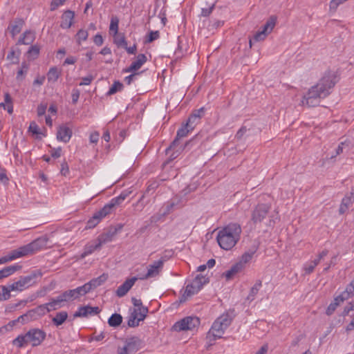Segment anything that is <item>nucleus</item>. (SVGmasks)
Listing matches in <instances>:
<instances>
[{"label": "nucleus", "mask_w": 354, "mask_h": 354, "mask_svg": "<svg viewBox=\"0 0 354 354\" xmlns=\"http://www.w3.org/2000/svg\"><path fill=\"white\" fill-rule=\"evenodd\" d=\"M125 342L129 347V351H130L131 354L136 353L142 346L141 339L137 337L128 338L126 339Z\"/></svg>", "instance_id": "21"}, {"label": "nucleus", "mask_w": 354, "mask_h": 354, "mask_svg": "<svg viewBox=\"0 0 354 354\" xmlns=\"http://www.w3.org/2000/svg\"><path fill=\"white\" fill-rule=\"evenodd\" d=\"M336 82L337 76L335 73L332 71L326 72L319 82L312 86L304 96L301 101L302 105L309 107L317 106L322 98H324L330 94L331 88Z\"/></svg>", "instance_id": "1"}, {"label": "nucleus", "mask_w": 354, "mask_h": 354, "mask_svg": "<svg viewBox=\"0 0 354 354\" xmlns=\"http://www.w3.org/2000/svg\"><path fill=\"white\" fill-rule=\"evenodd\" d=\"M44 243V239H37L28 244L10 251L7 255L1 257L2 261L5 264L17 259L33 254L41 250Z\"/></svg>", "instance_id": "4"}, {"label": "nucleus", "mask_w": 354, "mask_h": 354, "mask_svg": "<svg viewBox=\"0 0 354 354\" xmlns=\"http://www.w3.org/2000/svg\"><path fill=\"white\" fill-rule=\"evenodd\" d=\"M208 282L209 280L207 277L202 274H197L191 282L187 284L183 297L186 298L197 294L203 288V285Z\"/></svg>", "instance_id": "7"}, {"label": "nucleus", "mask_w": 354, "mask_h": 354, "mask_svg": "<svg viewBox=\"0 0 354 354\" xmlns=\"http://www.w3.org/2000/svg\"><path fill=\"white\" fill-rule=\"evenodd\" d=\"M74 290L78 298L80 296L85 295L86 293L89 292L92 289L91 288V285H89L88 283H86L83 286L77 287Z\"/></svg>", "instance_id": "41"}, {"label": "nucleus", "mask_w": 354, "mask_h": 354, "mask_svg": "<svg viewBox=\"0 0 354 354\" xmlns=\"http://www.w3.org/2000/svg\"><path fill=\"white\" fill-rule=\"evenodd\" d=\"M232 317L225 313L220 315L212 324L210 329L207 333L206 338L209 342H214L223 337L225 330L230 326L232 322Z\"/></svg>", "instance_id": "5"}, {"label": "nucleus", "mask_w": 354, "mask_h": 354, "mask_svg": "<svg viewBox=\"0 0 354 354\" xmlns=\"http://www.w3.org/2000/svg\"><path fill=\"white\" fill-rule=\"evenodd\" d=\"M131 194V192L129 191H123L120 193V194L116 197L113 198L107 204H106L108 207H110V209L113 212L117 206H119Z\"/></svg>", "instance_id": "19"}, {"label": "nucleus", "mask_w": 354, "mask_h": 354, "mask_svg": "<svg viewBox=\"0 0 354 354\" xmlns=\"http://www.w3.org/2000/svg\"><path fill=\"white\" fill-rule=\"evenodd\" d=\"M118 354H131L130 351H129V347L126 342H124V345L122 347L119 346L118 348Z\"/></svg>", "instance_id": "62"}, {"label": "nucleus", "mask_w": 354, "mask_h": 354, "mask_svg": "<svg viewBox=\"0 0 354 354\" xmlns=\"http://www.w3.org/2000/svg\"><path fill=\"white\" fill-rule=\"evenodd\" d=\"M257 250V246H254L250 248L239 257L237 261H239L245 268L246 266L251 262Z\"/></svg>", "instance_id": "18"}, {"label": "nucleus", "mask_w": 354, "mask_h": 354, "mask_svg": "<svg viewBox=\"0 0 354 354\" xmlns=\"http://www.w3.org/2000/svg\"><path fill=\"white\" fill-rule=\"evenodd\" d=\"M200 325V319L196 317H186L176 322L172 326L174 331L193 330Z\"/></svg>", "instance_id": "9"}, {"label": "nucleus", "mask_w": 354, "mask_h": 354, "mask_svg": "<svg viewBox=\"0 0 354 354\" xmlns=\"http://www.w3.org/2000/svg\"><path fill=\"white\" fill-rule=\"evenodd\" d=\"M119 19L117 17H112L109 26V30L113 35L118 33Z\"/></svg>", "instance_id": "44"}, {"label": "nucleus", "mask_w": 354, "mask_h": 354, "mask_svg": "<svg viewBox=\"0 0 354 354\" xmlns=\"http://www.w3.org/2000/svg\"><path fill=\"white\" fill-rule=\"evenodd\" d=\"M165 261L166 259L165 257H161L160 259L154 261L152 263L147 266V272L138 275V279L147 280L159 277L162 272Z\"/></svg>", "instance_id": "6"}, {"label": "nucleus", "mask_w": 354, "mask_h": 354, "mask_svg": "<svg viewBox=\"0 0 354 354\" xmlns=\"http://www.w3.org/2000/svg\"><path fill=\"white\" fill-rule=\"evenodd\" d=\"M348 299L345 296V295L343 292H342L339 295L337 296L334 299L333 302L335 304H337V306H338L341 303Z\"/></svg>", "instance_id": "59"}, {"label": "nucleus", "mask_w": 354, "mask_h": 354, "mask_svg": "<svg viewBox=\"0 0 354 354\" xmlns=\"http://www.w3.org/2000/svg\"><path fill=\"white\" fill-rule=\"evenodd\" d=\"M194 129V127L193 125L189 124V123L187 122L183 124L182 127L177 131L176 137L170 145L169 147L167 148V152L169 153V151H176V152L180 153L182 150H183L184 147L182 146L178 147L179 140L187 136L189 133L192 132Z\"/></svg>", "instance_id": "8"}, {"label": "nucleus", "mask_w": 354, "mask_h": 354, "mask_svg": "<svg viewBox=\"0 0 354 354\" xmlns=\"http://www.w3.org/2000/svg\"><path fill=\"white\" fill-rule=\"evenodd\" d=\"M107 279V276L104 274L100 275V277L93 279L90 281H88V284L91 285V289H94L100 286H101L103 283L106 281Z\"/></svg>", "instance_id": "38"}, {"label": "nucleus", "mask_w": 354, "mask_h": 354, "mask_svg": "<svg viewBox=\"0 0 354 354\" xmlns=\"http://www.w3.org/2000/svg\"><path fill=\"white\" fill-rule=\"evenodd\" d=\"M35 39V32L30 30H27L23 34V37L20 38L19 42L22 44L29 45L33 42Z\"/></svg>", "instance_id": "30"}, {"label": "nucleus", "mask_w": 354, "mask_h": 354, "mask_svg": "<svg viewBox=\"0 0 354 354\" xmlns=\"http://www.w3.org/2000/svg\"><path fill=\"white\" fill-rule=\"evenodd\" d=\"M23 25L24 21L22 19L16 20L10 25L9 28H10V33L13 37L21 32Z\"/></svg>", "instance_id": "33"}, {"label": "nucleus", "mask_w": 354, "mask_h": 354, "mask_svg": "<svg viewBox=\"0 0 354 354\" xmlns=\"http://www.w3.org/2000/svg\"><path fill=\"white\" fill-rule=\"evenodd\" d=\"M138 280L137 277H133L127 279L122 285H120L117 290L116 295L119 297H124L129 290L132 288L136 281Z\"/></svg>", "instance_id": "16"}, {"label": "nucleus", "mask_w": 354, "mask_h": 354, "mask_svg": "<svg viewBox=\"0 0 354 354\" xmlns=\"http://www.w3.org/2000/svg\"><path fill=\"white\" fill-rule=\"evenodd\" d=\"M113 212L110 209V207L105 205L102 209L94 213V216L97 217V219L100 222L106 216L111 214Z\"/></svg>", "instance_id": "35"}, {"label": "nucleus", "mask_w": 354, "mask_h": 354, "mask_svg": "<svg viewBox=\"0 0 354 354\" xmlns=\"http://www.w3.org/2000/svg\"><path fill=\"white\" fill-rule=\"evenodd\" d=\"M244 270L245 268L239 261H236L229 270L223 273V276L227 280H230L233 279L236 275Z\"/></svg>", "instance_id": "20"}, {"label": "nucleus", "mask_w": 354, "mask_h": 354, "mask_svg": "<svg viewBox=\"0 0 354 354\" xmlns=\"http://www.w3.org/2000/svg\"><path fill=\"white\" fill-rule=\"evenodd\" d=\"M100 134L97 131H95L91 133L89 136V140L91 143L96 144L99 140Z\"/></svg>", "instance_id": "63"}, {"label": "nucleus", "mask_w": 354, "mask_h": 354, "mask_svg": "<svg viewBox=\"0 0 354 354\" xmlns=\"http://www.w3.org/2000/svg\"><path fill=\"white\" fill-rule=\"evenodd\" d=\"M61 295L65 302L77 299V296L74 289L66 290L62 293Z\"/></svg>", "instance_id": "43"}, {"label": "nucleus", "mask_w": 354, "mask_h": 354, "mask_svg": "<svg viewBox=\"0 0 354 354\" xmlns=\"http://www.w3.org/2000/svg\"><path fill=\"white\" fill-rule=\"evenodd\" d=\"M241 227L237 223H230L218 231L216 240L219 246L225 250L234 248L239 241Z\"/></svg>", "instance_id": "2"}, {"label": "nucleus", "mask_w": 354, "mask_h": 354, "mask_svg": "<svg viewBox=\"0 0 354 354\" xmlns=\"http://www.w3.org/2000/svg\"><path fill=\"white\" fill-rule=\"evenodd\" d=\"M159 37V32L158 31H151L147 39V42L150 43L157 39Z\"/></svg>", "instance_id": "56"}, {"label": "nucleus", "mask_w": 354, "mask_h": 354, "mask_svg": "<svg viewBox=\"0 0 354 354\" xmlns=\"http://www.w3.org/2000/svg\"><path fill=\"white\" fill-rule=\"evenodd\" d=\"M37 274L32 273L27 276H21L18 281L11 284V290L21 292L35 283Z\"/></svg>", "instance_id": "10"}, {"label": "nucleus", "mask_w": 354, "mask_h": 354, "mask_svg": "<svg viewBox=\"0 0 354 354\" xmlns=\"http://www.w3.org/2000/svg\"><path fill=\"white\" fill-rule=\"evenodd\" d=\"M116 234V230L113 231H109L108 232L102 234L99 238V242H101V245L104 243L111 241L113 237Z\"/></svg>", "instance_id": "42"}, {"label": "nucleus", "mask_w": 354, "mask_h": 354, "mask_svg": "<svg viewBox=\"0 0 354 354\" xmlns=\"http://www.w3.org/2000/svg\"><path fill=\"white\" fill-rule=\"evenodd\" d=\"M205 115V108L201 107L199 109L195 110L193 111V113L190 115L187 120V122L189 123V124L193 125V127L195 128L196 125L199 123L201 118Z\"/></svg>", "instance_id": "25"}, {"label": "nucleus", "mask_w": 354, "mask_h": 354, "mask_svg": "<svg viewBox=\"0 0 354 354\" xmlns=\"http://www.w3.org/2000/svg\"><path fill=\"white\" fill-rule=\"evenodd\" d=\"M318 261H309L305 263L303 266V270L304 274H310L313 272L315 268L318 265Z\"/></svg>", "instance_id": "40"}, {"label": "nucleus", "mask_w": 354, "mask_h": 354, "mask_svg": "<svg viewBox=\"0 0 354 354\" xmlns=\"http://www.w3.org/2000/svg\"><path fill=\"white\" fill-rule=\"evenodd\" d=\"M214 8V3L208 8H203L201 10V15L203 17H208Z\"/></svg>", "instance_id": "61"}, {"label": "nucleus", "mask_w": 354, "mask_h": 354, "mask_svg": "<svg viewBox=\"0 0 354 354\" xmlns=\"http://www.w3.org/2000/svg\"><path fill=\"white\" fill-rule=\"evenodd\" d=\"M30 320H33V319H32V315H29V311H28L26 314L19 316L17 320L13 322V323L18 322L24 324L30 322Z\"/></svg>", "instance_id": "51"}, {"label": "nucleus", "mask_w": 354, "mask_h": 354, "mask_svg": "<svg viewBox=\"0 0 354 354\" xmlns=\"http://www.w3.org/2000/svg\"><path fill=\"white\" fill-rule=\"evenodd\" d=\"M68 318V313L66 311H61L57 313L55 316L53 318V323L59 326L62 325Z\"/></svg>", "instance_id": "32"}, {"label": "nucleus", "mask_w": 354, "mask_h": 354, "mask_svg": "<svg viewBox=\"0 0 354 354\" xmlns=\"http://www.w3.org/2000/svg\"><path fill=\"white\" fill-rule=\"evenodd\" d=\"M147 61V56L145 54H139L136 57V61L133 62L131 65L125 68L124 71L125 73H133L136 72L139 70L142 66Z\"/></svg>", "instance_id": "17"}, {"label": "nucleus", "mask_w": 354, "mask_h": 354, "mask_svg": "<svg viewBox=\"0 0 354 354\" xmlns=\"http://www.w3.org/2000/svg\"><path fill=\"white\" fill-rule=\"evenodd\" d=\"M148 311L149 310L147 307L135 308L129 317L127 323L128 326L130 327L138 326L139 325V322L145 319Z\"/></svg>", "instance_id": "12"}, {"label": "nucleus", "mask_w": 354, "mask_h": 354, "mask_svg": "<svg viewBox=\"0 0 354 354\" xmlns=\"http://www.w3.org/2000/svg\"><path fill=\"white\" fill-rule=\"evenodd\" d=\"M100 223L97 217L93 215V216L87 221L86 228L92 229L94 228Z\"/></svg>", "instance_id": "52"}, {"label": "nucleus", "mask_w": 354, "mask_h": 354, "mask_svg": "<svg viewBox=\"0 0 354 354\" xmlns=\"http://www.w3.org/2000/svg\"><path fill=\"white\" fill-rule=\"evenodd\" d=\"M9 181V178L6 174V170L2 167H0V183L7 184Z\"/></svg>", "instance_id": "54"}, {"label": "nucleus", "mask_w": 354, "mask_h": 354, "mask_svg": "<svg viewBox=\"0 0 354 354\" xmlns=\"http://www.w3.org/2000/svg\"><path fill=\"white\" fill-rule=\"evenodd\" d=\"M100 309L97 306L91 307L90 306H81L75 313V317H87L99 314Z\"/></svg>", "instance_id": "14"}, {"label": "nucleus", "mask_w": 354, "mask_h": 354, "mask_svg": "<svg viewBox=\"0 0 354 354\" xmlns=\"http://www.w3.org/2000/svg\"><path fill=\"white\" fill-rule=\"evenodd\" d=\"M123 88V84L119 81H115L110 87L109 91L107 92V95H113L118 91H122Z\"/></svg>", "instance_id": "46"}, {"label": "nucleus", "mask_w": 354, "mask_h": 354, "mask_svg": "<svg viewBox=\"0 0 354 354\" xmlns=\"http://www.w3.org/2000/svg\"><path fill=\"white\" fill-rule=\"evenodd\" d=\"M28 131L31 133L32 135H35L37 138H41V135L42 134L40 129L39 128L38 125L35 121H32L30 122Z\"/></svg>", "instance_id": "45"}, {"label": "nucleus", "mask_w": 354, "mask_h": 354, "mask_svg": "<svg viewBox=\"0 0 354 354\" xmlns=\"http://www.w3.org/2000/svg\"><path fill=\"white\" fill-rule=\"evenodd\" d=\"M101 247V242L93 245V244H87L85 245L84 248L83 252L80 254V259H83L86 257L91 254L95 250L100 248Z\"/></svg>", "instance_id": "31"}, {"label": "nucleus", "mask_w": 354, "mask_h": 354, "mask_svg": "<svg viewBox=\"0 0 354 354\" xmlns=\"http://www.w3.org/2000/svg\"><path fill=\"white\" fill-rule=\"evenodd\" d=\"M2 288V293L0 294V300H8L10 298V292L14 291L13 290H11V285H10L8 287H6L5 286H3L1 287Z\"/></svg>", "instance_id": "47"}, {"label": "nucleus", "mask_w": 354, "mask_h": 354, "mask_svg": "<svg viewBox=\"0 0 354 354\" xmlns=\"http://www.w3.org/2000/svg\"><path fill=\"white\" fill-rule=\"evenodd\" d=\"M277 22V17L271 16L263 26L262 30L256 32L253 37L255 41H261L266 39L274 28Z\"/></svg>", "instance_id": "11"}, {"label": "nucleus", "mask_w": 354, "mask_h": 354, "mask_svg": "<svg viewBox=\"0 0 354 354\" xmlns=\"http://www.w3.org/2000/svg\"><path fill=\"white\" fill-rule=\"evenodd\" d=\"M140 75V73L133 72L131 75L127 76L124 78V82L127 84L130 85L133 82L137 80L138 76Z\"/></svg>", "instance_id": "53"}, {"label": "nucleus", "mask_w": 354, "mask_h": 354, "mask_svg": "<svg viewBox=\"0 0 354 354\" xmlns=\"http://www.w3.org/2000/svg\"><path fill=\"white\" fill-rule=\"evenodd\" d=\"M113 212L110 209V207L105 205L102 209L94 213V216L97 217V219L100 222L106 216L111 214Z\"/></svg>", "instance_id": "36"}, {"label": "nucleus", "mask_w": 354, "mask_h": 354, "mask_svg": "<svg viewBox=\"0 0 354 354\" xmlns=\"http://www.w3.org/2000/svg\"><path fill=\"white\" fill-rule=\"evenodd\" d=\"M262 287V281L260 279H258L255 281L254 284L251 287L249 294L247 296L245 301L250 303L253 301Z\"/></svg>", "instance_id": "27"}, {"label": "nucleus", "mask_w": 354, "mask_h": 354, "mask_svg": "<svg viewBox=\"0 0 354 354\" xmlns=\"http://www.w3.org/2000/svg\"><path fill=\"white\" fill-rule=\"evenodd\" d=\"M60 173L62 176H67L69 174V167L68 163L64 160L61 164Z\"/></svg>", "instance_id": "55"}, {"label": "nucleus", "mask_w": 354, "mask_h": 354, "mask_svg": "<svg viewBox=\"0 0 354 354\" xmlns=\"http://www.w3.org/2000/svg\"><path fill=\"white\" fill-rule=\"evenodd\" d=\"M88 36V33L87 30L84 29H80L76 34L77 41L79 44L82 43V41H84L87 39Z\"/></svg>", "instance_id": "48"}, {"label": "nucleus", "mask_w": 354, "mask_h": 354, "mask_svg": "<svg viewBox=\"0 0 354 354\" xmlns=\"http://www.w3.org/2000/svg\"><path fill=\"white\" fill-rule=\"evenodd\" d=\"M270 205L268 204H259L253 210L252 221L254 223H261L268 215Z\"/></svg>", "instance_id": "13"}, {"label": "nucleus", "mask_w": 354, "mask_h": 354, "mask_svg": "<svg viewBox=\"0 0 354 354\" xmlns=\"http://www.w3.org/2000/svg\"><path fill=\"white\" fill-rule=\"evenodd\" d=\"M348 299L345 296V295L343 292H342L339 295L337 296L334 299L333 302L335 304H337V306H338L341 303Z\"/></svg>", "instance_id": "58"}, {"label": "nucleus", "mask_w": 354, "mask_h": 354, "mask_svg": "<svg viewBox=\"0 0 354 354\" xmlns=\"http://www.w3.org/2000/svg\"><path fill=\"white\" fill-rule=\"evenodd\" d=\"M0 107L7 110L8 113L12 114L13 112V105L11 97L9 93H6L4 96V102L0 103Z\"/></svg>", "instance_id": "34"}, {"label": "nucleus", "mask_w": 354, "mask_h": 354, "mask_svg": "<svg viewBox=\"0 0 354 354\" xmlns=\"http://www.w3.org/2000/svg\"><path fill=\"white\" fill-rule=\"evenodd\" d=\"M345 296L350 299L354 296V283L353 281L346 286L344 291L342 292Z\"/></svg>", "instance_id": "49"}, {"label": "nucleus", "mask_w": 354, "mask_h": 354, "mask_svg": "<svg viewBox=\"0 0 354 354\" xmlns=\"http://www.w3.org/2000/svg\"><path fill=\"white\" fill-rule=\"evenodd\" d=\"M122 322V317L118 313L113 314L108 320V324L111 327L119 326Z\"/></svg>", "instance_id": "37"}, {"label": "nucleus", "mask_w": 354, "mask_h": 354, "mask_svg": "<svg viewBox=\"0 0 354 354\" xmlns=\"http://www.w3.org/2000/svg\"><path fill=\"white\" fill-rule=\"evenodd\" d=\"M113 42L118 46V47L122 48L126 47L127 44L124 35L119 32L116 35H113Z\"/></svg>", "instance_id": "39"}, {"label": "nucleus", "mask_w": 354, "mask_h": 354, "mask_svg": "<svg viewBox=\"0 0 354 354\" xmlns=\"http://www.w3.org/2000/svg\"><path fill=\"white\" fill-rule=\"evenodd\" d=\"M21 268V266L19 265L18 263L10 265L2 268L0 270V281L12 275Z\"/></svg>", "instance_id": "23"}, {"label": "nucleus", "mask_w": 354, "mask_h": 354, "mask_svg": "<svg viewBox=\"0 0 354 354\" xmlns=\"http://www.w3.org/2000/svg\"><path fill=\"white\" fill-rule=\"evenodd\" d=\"M66 0H53L50 5V10H54L58 7L64 5Z\"/></svg>", "instance_id": "57"}, {"label": "nucleus", "mask_w": 354, "mask_h": 354, "mask_svg": "<svg viewBox=\"0 0 354 354\" xmlns=\"http://www.w3.org/2000/svg\"><path fill=\"white\" fill-rule=\"evenodd\" d=\"M62 74V70L59 69L57 67L53 66L51 67L48 73H47V79L48 82L55 83L56 82L59 77Z\"/></svg>", "instance_id": "29"}, {"label": "nucleus", "mask_w": 354, "mask_h": 354, "mask_svg": "<svg viewBox=\"0 0 354 354\" xmlns=\"http://www.w3.org/2000/svg\"><path fill=\"white\" fill-rule=\"evenodd\" d=\"M64 302L63 297L59 295L57 297L51 299L49 302L46 304V306H47L49 312H50L64 306Z\"/></svg>", "instance_id": "28"}, {"label": "nucleus", "mask_w": 354, "mask_h": 354, "mask_svg": "<svg viewBox=\"0 0 354 354\" xmlns=\"http://www.w3.org/2000/svg\"><path fill=\"white\" fill-rule=\"evenodd\" d=\"M354 202V196L353 193H350L349 194L345 196L343 198L342 203L340 204V207L339 209V212L340 214H344L348 208L352 205Z\"/></svg>", "instance_id": "26"}, {"label": "nucleus", "mask_w": 354, "mask_h": 354, "mask_svg": "<svg viewBox=\"0 0 354 354\" xmlns=\"http://www.w3.org/2000/svg\"><path fill=\"white\" fill-rule=\"evenodd\" d=\"M46 337V333L39 328H30L24 334L19 335L12 340V344L17 348H24L28 344L32 347H36L41 344Z\"/></svg>", "instance_id": "3"}, {"label": "nucleus", "mask_w": 354, "mask_h": 354, "mask_svg": "<svg viewBox=\"0 0 354 354\" xmlns=\"http://www.w3.org/2000/svg\"><path fill=\"white\" fill-rule=\"evenodd\" d=\"M75 17L74 12L71 10L65 11L62 15V21L60 26L64 29H67L71 27Z\"/></svg>", "instance_id": "22"}, {"label": "nucleus", "mask_w": 354, "mask_h": 354, "mask_svg": "<svg viewBox=\"0 0 354 354\" xmlns=\"http://www.w3.org/2000/svg\"><path fill=\"white\" fill-rule=\"evenodd\" d=\"M48 313H49V309L47 306H46V304H44L29 310V315H32V319L35 320L45 315Z\"/></svg>", "instance_id": "24"}, {"label": "nucleus", "mask_w": 354, "mask_h": 354, "mask_svg": "<svg viewBox=\"0 0 354 354\" xmlns=\"http://www.w3.org/2000/svg\"><path fill=\"white\" fill-rule=\"evenodd\" d=\"M94 77L92 75H88L82 78V81L80 83V86L89 85L93 80Z\"/></svg>", "instance_id": "60"}, {"label": "nucleus", "mask_w": 354, "mask_h": 354, "mask_svg": "<svg viewBox=\"0 0 354 354\" xmlns=\"http://www.w3.org/2000/svg\"><path fill=\"white\" fill-rule=\"evenodd\" d=\"M72 134V129L66 124H62L57 129V138L59 141L67 143L71 140Z\"/></svg>", "instance_id": "15"}, {"label": "nucleus", "mask_w": 354, "mask_h": 354, "mask_svg": "<svg viewBox=\"0 0 354 354\" xmlns=\"http://www.w3.org/2000/svg\"><path fill=\"white\" fill-rule=\"evenodd\" d=\"M28 70V65L26 62L21 64L20 69L17 71V79L22 80L23 76L26 75Z\"/></svg>", "instance_id": "50"}, {"label": "nucleus", "mask_w": 354, "mask_h": 354, "mask_svg": "<svg viewBox=\"0 0 354 354\" xmlns=\"http://www.w3.org/2000/svg\"><path fill=\"white\" fill-rule=\"evenodd\" d=\"M93 42L98 46H100L103 44L104 39L102 36L100 34H97L93 37Z\"/></svg>", "instance_id": "64"}]
</instances>
